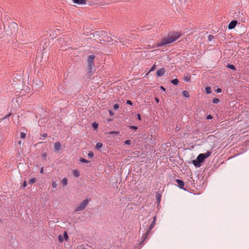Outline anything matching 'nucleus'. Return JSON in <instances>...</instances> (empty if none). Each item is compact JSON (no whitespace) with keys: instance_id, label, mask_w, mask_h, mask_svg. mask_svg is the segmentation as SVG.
Wrapping results in <instances>:
<instances>
[{"instance_id":"obj_1","label":"nucleus","mask_w":249,"mask_h":249,"mask_svg":"<svg viewBox=\"0 0 249 249\" xmlns=\"http://www.w3.org/2000/svg\"><path fill=\"white\" fill-rule=\"evenodd\" d=\"M180 36V34L178 32L171 33L164 37L160 42L158 43L157 46L160 47L171 44L177 40Z\"/></svg>"},{"instance_id":"obj_2","label":"nucleus","mask_w":249,"mask_h":249,"mask_svg":"<svg viewBox=\"0 0 249 249\" xmlns=\"http://www.w3.org/2000/svg\"><path fill=\"white\" fill-rule=\"evenodd\" d=\"M211 154V152L210 151H208L205 153L199 154L196 159L193 160L194 165L196 167H200L201 165V163L205 159L209 157Z\"/></svg>"},{"instance_id":"obj_3","label":"nucleus","mask_w":249,"mask_h":249,"mask_svg":"<svg viewBox=\"0 0 249 249\" xmlns=\"http://www.w3.org/2000/svg\"><path fill=\"white\" fill-rule=\"evenodd\" d=\"M95 58V55L91 54L88 56V71L89 73H92L93 71V68L94 64L93 63V60Z\"/></svg>"},{"instance_id":"obj_4","label":"nucleus","mask_w":249,"mask_h":249,"mask_svg":"<svg viewBox=\"0 0 249 249\" xmlns=\"http://www.w3.org/2000/svg\"><path fill=\"white\" fill-rule=\"evenodd\" d=\"M89 201V200L88 198H86L85 200H84L81 203H80L77 205V207L75 209V211L78 212L84 210L86 208L87 206L88 205Z\"/></svg>"},{"instance_id":"obj_5","label":"nucleus","mask_w":249,"mask_h":249,"mask_svg":"<svg viewBox=\"0 0 249 249\" xmlns=\"http://www.w3.org/2000/svg\"><path fill=\"white\" fill-rule=\"evenodd\" d=\"M68 41L64 37H61L58 40V44L61 49H64L65 47L67 45Z\"/></svg>"},{"instance_id":"obj_6","label":"nucleus","mask_w":249,"mask_h":249,"mask_svg":"<svg viewBox=\"0 0 249 249\" xmlns=\"http://www.w3.org/2000/svg\"><path fill=\"white\" fill-rule=\"evenodd\" d=\"M74 3L78 5H85L87 3L86 0H72Z\"/></svg>"},{"instance_id":"obj_7","label":"nucleus","mask_w":249,"mask_h":249,"mask_svg":"<svg viewBox=\"0 0 249 249\" xmlns=\"http://www.w3.org/2000/svg\"><path fill=\"white\" fill-rule=\"evenodd\" d=\"M61 143L57 142L54 143V148L55 152H58L61 150Z\"/></svg>"},{"instance_id":"obj_8","label":"nucleus","mask_w":249,"mask_h":249,"mask_svg":"<svg viewBox=\"0 0 249 249\" xmlns=\"http://www.w3.org/2000/svg\"><path fill=\"white\" fill-rule=\"evenodd\" d=\"M156 218H157L156 216L154 217L153 220L149 226V230H148V231H147V234H148L149 231L150 230H151L154 227V226L155 225V223H156Z\"/></svg>"},{"instance_id":"obj_9","label":"nucleus","mask_w":249,"mask_h":249,"mask_svg":"<svg viewBox=\"0 0 249 249\" xmlns=\"http://www.w3.org/2000/svg\"><path fill=\"white\" fill-rule=\"evenodd\" d=\"M237 21L236 20H232L231 21L228 25V28L229 29H233L236 26Z\"/></svg>"},{"instance_id":"obj_10","label":"nucleus","mask_w":249,"mask_h":249,"mask_svg":"<svg viewBox=\"0 0 249 249\" xmlns=\"http://www.w3.org/2000/svg\"><path fill=\"white\" fill-rule=\"evenodd\" d=\"M165 72V71L164 69V68H161L157 71V74L158 76H161L164 74Z\"/></svg>"},{"instance_id":"obj_11","label":"nucleus","mask_w":249,"mask_h":249,"mask_svg":"<svg viewBox=\"0 0 249 249\" xmlns=\"http://www.w3.org/2000/svg\"><path fill=\"white\" fill-rule=\"evenodd\" d=\"M176 182L178 183V186L180 188H183V186L184 185V182L182 180L178 179H176Z\"/></svg>"},{"instance_id":"obj_12","label":"nucleus","mask_w":249,"mask_h":249,"mask_svg":"<svg viewBox=\"0 0 249 249\" xmlns=\"http://www.w3.org/2000/svg\"><path fill=\"white\" fill-rule=\"evenodd\" d=\"M73 175L75 177H78L80 176V173L78 170H74L72 171Z\"/></svg>"},{"instance_id":"obj_13","label":"nucleus","mask_w":249,"mask_h":249,"mask_svg":"<svg viewBox=\"0 0 249 249\" xmlns=\"http://www.w3.org/2000/svg\"><path fill=\"white\" fill-rule=\"evenodd\" d=\"M62 182L64 186H66L68 184V180L67 178H64L62 180Z\"/></svg>"},{"instance_id":"obj_14","label":"nucleus","mask_w":249,"mask_h":249,"mask_svg":"<svg viewBox=\"0 0 249 249\" xmlns=\"http://www.w3.org/2000/svg\"><path fill=\"white\" fill-rule=\"evenodd\" d=\"M171 83L174 85H177L179 83V81L177 79H175L171 81Z\"/></svg>"},{"instance_id":"obj_15","label":"nucleus","mask_w":249,"mask_h":249,"mask_svg":"<svg viewBox=\"0 0 249 249\" xmlns=\"http://www.w3.org/2000/svg\"><path fill=\"white\" fill-rule=\"evenodd\" d=\"M120 132L119 131H110L108 133V134H115V135H118Z\"/></svg>"},{"instance_id":"obj_16","label":"nucleus","mask_w":249,"mask_h":249,"mask_svg":"<svg viewBox=\"0 0 249 249\" xmlns=\"http://www.w3.org/2000/svg\"><path fill=\"white\" fill-rule=\"evenodd\" d=\"M227 67L233 70H235V67L232 64H228Z\"/></svg>"},{"instance_id":"obj_17","label":"nucleus","mask_w":249,"mask_h":249,"mask_svg":"<svg viewBox=\"0 0 249 249\" xmlns=\"http://www.w3.org/2000/svg\"><path fill=\"white\" fill-rule=\"evenodd\" d=\"M36 178H32L29 181V183L30 184H32L34 183H35L36 182Z\"/></svg>"},{"instance_id":"obj_18","label":"nucleus","mask_w":249,"mask_h":249,"mask_svg":"<svg viewBox=\"0 0 249 249\" xmlns=\"http://www.w3.org/2000/svg\"><path fill=\"white\" fill-rule=\"evenodd\" d=\"M183 95L184 96H185L186 97H189L190 96L188 91H186V90L183 91Z\"/></svg>"},{"instance_id":"obj_19","label":"nucleus","mask_w":249,"mask_h":249,"mask_svg":"<svg viewBox=\"0 0 249 249\" xmlns=\"http://www.w3.org/2000/svg\"><path fill=\"white\" fill-rule=\"evenodd\" d=\"M206 91L207 94H210L212 92L211 89L210 87H207L206 88Z\"/></svg>"},{"instance_id":"obj_20","label":"nucleus","mask_w":249,"mask_h":249,"mask_svg":"<svg viewBox=\"0 0 249 249\" xmlns=\"http://www.w3.org/2000/svg\"><path fill=\"white\" fill-rule=\"evenodd\" d=\"M103 146V144L101 142H97L96 144V147L97 148H100L101 147H102Z\"/></svg>"},{"instance_id":"obj_21","label":"nucleus","mask_w":249,"mask_h":249,"mask_svg":"<svg viewBox=\"0 0 249 249\" xmlns=\"http://www.w3.org/2000/svg\"><path fill=\"white\" fill-rule=\"evenodd\" d=\"M80 161L81 162H85V163H89V161L84 158H81L80 159Z\"/></svg>"},{"instance_id":"obj_22","label":"nucleus","mask_w":249,"mask_h":249,"mask_svg":"<svg viewBox=\"0 0 249 249\" xmlns=\"http://www.w3.org/2000/svg\"><path fill=\"white\" fill-rule=\"evenodd\" d=\"M190 76H185L184 78V80L186 82H188L190 81Z\"/></svg>"},{"instance_id":"obj_23","label":"nucleus","mask_w":249,"mask_h":249,"mask_svg":"<svg viewBox=\"0 0 249 249\" xmlns=\"http://www.w3.org/2000/svg\"><path fill=\"white\" fill-rule=\"evenodd\" d=\"M219 102V99L218 98H214L213 100V103L214 104H217Z\"/></svg>"},{"instance_id":"obj_24","label":"nucleus","mask_w":249,"mask_h":249,"mask_svg":"<svg viewBox=\"0 0 249 249\" xmlns=\"http://www.w3.org/2000/svg\"><path fill=\"white\" fill-rule=\"evenodd\" d=\"M64 236L65 239L66 241H67V240H68V238H69V237H68V234H67V232H66V231H65V232H64Z\"/></svg>"},{"instance_id":"obj_25","label":"nucleus","mask_w":249,"mask_h":249,"mask_svg":"<svg viewBox=\"0 0 249 249\" xmlns=\"http://www.w3.org/2000/svg\"><path fill=\"white\" fill-rule=\"evenodd\" d=\"M26 134L24 132H21L20 133V138L22 139H24L26 137Z\"/></svg>"},{"instance_id":"obj_26","label":"nucleus","mask_w":249,"mask_h":249,"mask_svg":"<svg viewBox=\"0 0 249 249\" xmlns=\"http://www.w3.org/2000/svg\"><path fill=\"white\" fill-rule=\"evenodd\" d=\"M57 183L56 181H53L52 182V186L53 187V188H55L57 187Z\"/></svg>"},{"instance_id":"obj_27","label":"nucleus","mask_w":249,"mask_h":249,"mask_svg":"<svg viewBox=\"0 0 249 249\" xmlns=\"http://www.w3.org/2000/svg\"><path fill=\"white\" fill-rule=\"evenodd\" d=\"M58 240L60 242H62L64 240L63 237H62V236L59 235L58 236Z\"/></svg>"},{"instance_id":"obj_28","label":"nucleus","mask_w":249,"mask_h":249,"mask_svg":"<svg viewBox=\"0 0 249 249\" xmlns=\"http://www.w3.org/2000/svg\"><path fill=\"white\" fill-rule=\"evenodd\" d=\"M94 156L93 153L91 151L89 152L88 154V157L89 158H92Z\"/></svg>"},{"instance_id":"obj_29","label":"nucleus","mask_w":249,"mask_h":249,"mask_svg":"<svg viewBox=\"0 0 249 249\" xmlns=\"http://www.w3.org/2000/svg\"><path fill=\"white\" fill-rule=\"evenodd\" d=\"M92 127L94 128V129H96L98 127V124L96 123H93L92 124Z\"/></svg>"},{"instance_id":"obj_30","label":"nucleus","mask_w":249,"mask_h":249,"mask_svg":"<svg viewBox=\"0 0 249 249\" xmlns=\"http://www.w3.org/2000/svg\"><path fill=\"white\" fill-rule=\"evenodd\" d=\"M119 107V105L118 104H116L114 105V109H117Z\"/></svg>"},{"instance_id":"obj_31","label":"nucleus","mask_w":249,"mask_h":249,"mask_svg":"<svg viewBox=\"0 0 249 249\" xmlns=\"http://www.w3.org/2000/svg\"><path fill=\"white\" fill-rule=\"evenodd\" d=\"M124 142L126 144H130L131 143V141L130 140H126Z\"/></svg>"},{"instance_id":"obj_32","label":"nucleus","mask_w":249,"mask_h":249,"mask_svg":"<svg viewBox=\"0 0 249 249\" xmlns=\"http://www.w3.org/2000/svg\"><path fill=\"white\" fill-rule=\"evenodd\" d=\"M127 104L130 105H132V102L130 100H127Z\"/></svg>"},{"instance_id":"obj_33","label":"nucleus","mask_w":249,"mask_h":249,"mask_svg":"<svg viewBox=\"0 0 249 249\" xmlns=\"http://www.w3.org/2000/svg\"><path fill=\"white\" fill-rule=\"evenodd\" d=\"M213 38V36L212 35H209L208 36V39L209 40H211Z\"/></svg>"},{"instance_id":"obj_34","label":"nucleus","mask_w":249,"mask_h":249,"mask_svg":"<svg viewBox=\"0 0 249 249\" xmlns=\"http://www.w3.org/2000/svg\"><path fill=\"white\" fill-rule=\"evenodd\" d=\"M40 172L41 174L43 173V172H44V168L43 167L41 168V169L40 170Z\"/></svg>"},{"instance_id":"obj_35","label":"nucleus","mask_w":249,"mask_h":249,"mask_svg":"<svg viewBox=\"0 0 249 249\" xmlns=\"http://www.w3.org/2000/svg\"><path fill=\"white\" fill-rule=\"evenodd\" d=\"M216 92L217 93H220L221 92V89H218L217 90H216Z\"/></svg>"},{"instance_id":"obj_36","label":"nucleus","mask_w":249,"mask_h":249,"mask_svg":"<svg viewBox=\"0 0 249 249\" xmlns=\"http://www.w3.org/2000/svg\"><path fill=\"white\" fill-rule=\"evenodd\" d=\"M27 185V183H26V181H24V183H23V187H25Z\"/></svg>"},{"instance_id":"obj_37","label":"nucleus","mask_w":249,"mask_h":249,"mask_svg":"<svg viewBox=\"0 0 249 249\" xmlns=\"http://www.w3.org/2000/svg\"><path fill=\"white\" fill-rule=\"evenodd\" d=\"M155 67H156V65H154L153 66V67H152L151 71H153V70L155 69Z\"/></svg>"},{"instance_id":"obj_38","label":"nucleus","mask_w":249,"mask_h":249,"mask_svg":"<svg viewBox=\"0 0 249 249\" xmlns=\"http://www.w3.org/2000/svg\"><path fill=\"white\" fill-rule=\"evenodd\" d=\"M131 128H132V129H137V127L135 126H131Z\"/></svg>"},{"instance_id":"obj_39","label":"nucleus","mask_w":249,"mask_h":249,"mask_svg":"<svg viewBox=\"0 0 249 249\" xmlns=\"http://www.w3.org/2000/svg\"><path fill=\"white\" fill-rule=\"evenodd\" d=\"M212 118V116L211 115H209L207 116V119H211Z\"/></svg>"},{"instance_id":"obj_40","label":"nucleus","mask_w":249,"mask_h":249,"mask_svg":"<svg viewBox=\"0 0 249 249\" xmlns=\"http://www.w3.org/2000/svg\"><path fill=\"white\" fill-rule=\"evenodd\" d=\"M137 116H138V118L139 120H140L141 119V115L139 114H137Z\"/></svg>"},{"instance_id":"obj_41","label":"nucleus","mask_w":249,"mask_h":249,"mask_svg":"<svg viewBox=\"0 0 249 249\" xmlns=\"http://www.w3.org/2000/svg\"><path fill=\"white\" fill-rule=\"evenodd\" d=\"M47 136V133H44L43 134H42V137H46Z\"/></svg>"},{"instance_id":"obj_42","label":"nucleus","mask_w":249,"mask_h":249,"mask_svg":"<svg viewBox=\"0 0 249 249\" xmlns=\"http://www.w3.org/2000/svg\"><path fill=\"white\" fill-rule=\"evenodd\" d=\"M12 25L14 27H17V24L15 23H14L12 24Z\"/></svg>"},{"instance_id":"obj_43","label":"nucleus","mask_w":249,"mask_h":249,"mask_svg":"<svg viewBox=\"0 0 249 249\" xmlns=\"http://www.w3.org/2000/svg\"><path fill=\"white\" fill-rule=\"evenodd\" d=\"M109 114H110V115L111 116H112V115H113V113L112 112V111L109 110Z\"/></svg>"},{"instance_id":"obj_44","label":"nucleus","mask_w":249,"mask_h":249,"mask_svg":"<svg viewBox=\"0 0 249 249\" xmlns=\"http://www.w3.org/2000/svg\"><path fill=\"white\" fill-rule=\"evenodd\" d=\"M157 200L160 202V196H159L158 197H157Z\"/></svg>"},{"instance_id":"obj_45","label":"nucleus","mask_w":249,"mask_h":249,"mask_svg":"<svg viewBox=\"0 0 249 249\" xmlns=\"http://www.w3.org/2000/svg\"><path fill=\"white\" fill-rule=\"evenodd\" d=\"M11 115V113H9L8 115H7V116H6L4 117V118H7V117H8V116H10Z\"/></svg>"},{"instance_id":"obj_46","label":"nucleus","mask_w":249,"mask_h":249,"mask_svg":"<svg viewBox=\"0 0 249 249\" xmlns=\"http://www.w3.org/2000/svg\"><path fill=\"white\" fill-rule=\"evenodd\" d=\"M155 100H156V102H157V103H158V102H159V99H158V98H156L155 99Z\"/></svg>"},{"instance_id":"obj_47","label":"nucleus","mask_w":249,"mask_h":249,"mask_svg":"<svg viewBox=\"0 0 249 249\" xmlns=\"http://www.w3.org/2000/svg\"><path fill=\"white\" fill-rule=\"evenodd\" d=\"M46 153H44V154H43V157L44 158H45V157H46Z\"/></svg>"},{"instance_id":"obj_48","label":"nucleus","mask_w":249,"mask_h":249,"mask_svg":"<svg viewBox=\"0 0 249 249\" xmlns=\"http://www.w3.org/2000/svg\"><path fill=\"white\" fill-rule=\"evenodd\" d=\"M82 246H80V247H79V249H85L84 248H82Z\"/></svg>"},{"instance_id":"obj_49","label":"nucleus","mask_w":249,"mask_h":249,"mask_svg":"<svg viewBox=\"0 0 249 249\" xmlns=\"http://www.w3.org/2000/svg\"><path fill=\"white\" fill-rule=\"evenodd\" d=\"M160 88L163 90H165V89L163 87H160Z\"/></svg>"},{"instance_id":"obj_50","label":"nucleus","mask_w":249,"mask_h":249,"mask_svg":"<svg viewBox=\"0 0 249 249\" xmlns=\"http://www.w3.org/2000/svg\"><path fill=\"white\" fill-rule=\"evenodd\" d=\"M21 141L18 142V143H19V144H21Z\"/></svg>"}]
</instances>
